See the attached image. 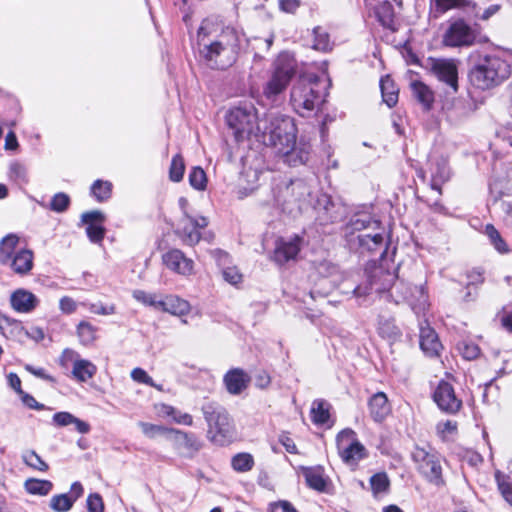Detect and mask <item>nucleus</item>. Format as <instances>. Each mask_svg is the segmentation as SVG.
Returning a JSON list of instances; mask_svg holds the SVG:
<instances>
[{
	"label": "nucleus",
	"instance_id": "obj_1",
	"mask_svg": "<svg viewBox=\"0 0 512 512\" xmlns=\"http://www.w3.org/2000/svg\"><path fill=\"white\" fill-rule=\"evenodd\" d=\"M208 32L202 25L197 32V44L200 56L211 68L225 69L231 66L237 57L238 40L233 30L224 31L217 40L209 41Z\"/></svg>",
	"mask_w": 512,
	"mask_h": 512
},
{
	"label": "nucleus",
	"instance_id": "obj_2",
	"mask_svg": "<svg viewBox=\"0 0 512 512\" xmlns=\"http://www.w3.org/2000/svg\"><path fill=\"white\" fill-rule=\"evenodd\" d=\"M511 65L498 55H485L471 69V83L482 90L499 86L511 76Z\"/></svg>",
	"mask_w": 512,
	"mask_h": 512
},
{
	"label": "nucleus",
	"instance_id": "obj_3",
	"mask_svg": "<svg viewBox=\"0 0 512 512\" xmlns=\"http://www.w3.org/2000/svg\"><path fill=\"white\" fill-rule=\"evenodd\" d=\"M258 135L262 136V141L266 145L273 146L276 151L279 146L288 145L296 139V126L292 118L270 112L260 118L256 125Z\"/></svg>",
	"mask_w": 512,
	"mask_h": 512
},
{
	"label": "nucleus",
	"instance_id": "obj_4",
	"mask_svg": "<svg viewBox=\"0 0 512 512\" xmlns=\"http://www.w3.org/2000/svg\"><path fill=\"white\" fill-rule=\"evenodd\" d=\"M201 410L208 425L210 441L220 446L229 443L234 436V424L227 410L217 402H207Z\"/></svg>",
	"mask_w": 512,
	"mask_h": 512
},
{
	"label": "nucleus",
	"instance_id": "obj_5",
	"mask_svg": "<svg viewBox=\"0 0 512 512\" xmlns=\"http://www.w3.org/2000/svg\"><path fill=\"white\" fill-rule=\"evenodd\" d=\"M320 81L316 76L300 77L291 89L290 101L296 113L309 116L322 102Z\"/></svg>",
	"mask_w": 512,
	"mask_h": 512
},
{
	"label": "nucleus",
	"instance_id": "obj_6",
	"mask_svg": "<svg viewBox=\"0 0 512 512\" xmlns=\"http://www.w3.org/2000/svg\"><path fill=\"white\" fill-rule=\"evenodd\" d=\"M379 278L383 279L384 286L376 288L377 292L389 290L396 303L406 301L417 315L425 312L428 307V297L422 286L408 287L403 283L392 284L395 276L383 270H379Z\"/></svg>",
	"mask_w": 512,
	"mask_h": 512
},
{
	"label": "nucleus",
	"instance_id": "obj_7",
	"mask_svg": "<svg viewBox=\"0 0 512 512\" xmlns=\"http://www.w3.org/2000/svg\"><path fill=\"white\" fill-rule=\"evenodd\" d=\"M296 73V61L289 53H281L274 63L271 77L263 88L264 96L269 100L283 93Z\"/></svg>",
	"mask_w": 512,
	"mask_h": 512
},
{
	"label": "nucleus",
	"instance_id": "obj_8",
	"mask_svg": "<svg viewBox=\"0 0 512 512\" xmlns=\"http://www.w3.org/2000/svg\"><path fill=\"white\" fill-rule=\"evenodd\" d=\"M260 119L252 105L232 108L226 115V122L237 142L243 141L251 134L258 135L256 125Z\"/></svg>",
	"mask_w": 512,
	"mask_h": 512
},
{
	"label": "nucleus",
	"instance_id": "obj_9",
	"mask_svg": "<svg viewBox=\"0 0 512 512\" xmlns=\"http://www.w3.org/2000/svg\"><path fill=\"white\" fill-rule=\"evenodd\" d=\"M412 459L416 464L417 471L427 481L436 486L444 484L440 460L435 453L428 452L421 447H415L412 452Z\"/></svg>",
	"mask_w": 512,
	"mask_h": 512
},
{
	"label": "nucleus",
	"instance_id": "obj_10",
	"mask_svg": "<svg viewBox=\"0 0 512 512\" xmlns=\"http://www.w3.org/2000/svg\"><path fill=\"white\" fill-rule=\"evenodd\" d=\"M338 453L344 463L356 465L367 456L366 448L357 439L352 429H344L336 437Z\"/></svg>",
	"mask_w": 512,
	"mask_h": 512
},
{
	"label": "nucleus",
	"instance_id": "obj_11",
	"mask_svg": "<svg viewBox=\"0 0 512 512\" xmlns=\"http://www.w3.org/2000/svg\"><path fill=\"white\" fill-rule=\"evenodd\" d=\"M476 40V32L463 20L449 25L443 35V43L448 47L471 46Z\"/></svg>",
	"mask_w": 512,
	"mask_h": 512
},
{
	"label": "nucleus",
	"instance_id": "obj_12",
	"mask_svg": "<svg viewBox=\"0 0 512 512\" xmlns=\"http://www.w3.org/2000/svg\"><path fill=\"white\" fill-rule=\"evenodd\" d=\"M303 245V238L299 235L280 237L275 241L272 260L279 266L297 260Z\"/></svg>",
	"mask_w": 512,
	"mask_h": 512
},
{
	"label": "nucleus",
	"instance_id": "obj_13",
	"mask_svg": "<svg viewBox=\"0 0 512 512\" xmlns=\"http://www.w3.org/2000/svg\"><path fill=\"white\" fill-rule=\"evenodd\" d=\"M433 400L438 408L447 414H456L462 407V400L456 395L454 387L444 380L435 388Z\"/></svg>",
	"mask_w": 512,
	"mask_h": 512
},
{
	"label": "nucleus",
	"instance_id": "obj_14",
	"mask_svg": "<svg viewBox=\"0 0 512 512\" xmlns=\"http://www.w3.org/2000/svg\"><path fill=\"white\" fill-rule=\"evenodd\" d=\"M430 70L442 83L446 84L452 92L458 91V67L453 59H431Z\"/></svg>",
	"mask_w": 512,
	"mask_h": 512
},
{
	"label": "nucleus",
	"instance_id": "obj_15",
	"mask_svg": "<svg viewBox=\"0 0 512 512\" xmlns=\"http://www.w3.org/2000/svg\"><path fill=\"white\" fill-rule=\"evenodd\" d=\"M208 225L206 217H192L185 213L180 221V228L177 230L178 236L181 240L190 246L197 244L201 239L200 230Z\"/></svg>",
	"mask_w": 512,
	"mask_h": 512
},
{
	"label": "nucleus",
	"instance_id": "obj_16",
	"mask_svg": "<svg viewBox=\"0 0 512 512\" xmlns=\"http://www.w3.org/2000/svg\"><path fill=\"white\" fill-rule=\"evenodd\" d=\"M381 222L366 213L353 215L343 228L347 241L353 242L357 234H365L369 231L380 230Z\"/></svg>",
	"mask_w": 512,
	"mask_h": 512
},
{
	"label": "nucleus",
	"instance_id": "obj_17",
	"mask_svg": "<svg viewBox=\"0 0 512 512\" xmlns=\"http://www.w3.org/2000/svg\"><path fill=\"white\" fill-rule=\"evenodd\" d=\"M277 153L284 163L289 166H298L306 163L308 160L309 146L302 143L297 144L295 139L290 146H279Z\"/></svg>",
	"mask_w": 512,
	"mask_h": 512
},
{
	"label": "nucleus",
	"instance_id": "obj_18",
	"mask_svg": "<svg viewBox=\"0 0 512 512\" xmlns=\"http://www.w3.org/2000/svg\"><path fill=\"white\" fill-rule=\"evenodd\" d=\"M165 266L181 275H190L193 272V260L187 258L179 249H172L162 256Z\"/></svg>",
	"mask_w": 512,
	"mask_h": 512
},
{
	"label": "nucleus",
	"instance_id": "obj_19",
	"mask_svg": "<svg viewBox=\"0 0 512 512\" xmlns=\"http://www.w3.org/2000/svg\"><path fill=\"white\" fill-rule=\"evenodd\" d=\"M431 7L439 14L451 9H461L469 16H478L477 4L472 0H431Z\"/></svg>",
	"mask_w": 512,
	"mask_h": 512
},
{
	"label": "nucleus",
	"instance_id": "obj_20",
	"mask_svg": "<svg viewBox=\"0 0 512 512\" xmlns=\"http://www.w3.org/2000/svg\"><path fill=\"white\" fill-rule=\"evenodd\" d=\"M10 304L16 312L30 313L39 305V299L32 292L20 288L11 294Z\"/></svg>",
	"mask_w": 512,
	"mask_h": 512
},
{
	"label": "nucleus",
	"instance_id": "obj_21",
	"mask_svg": "<svg viewBox=\"0 0 512 512\" xmlns=\"http://www.w3.org/2000/svg\"><path fill=\"white\" fill-rule=\"evenodd\" d=\"M420 348L428 357H437L442 349L438 335L428 324L420 323Z\"/></svg>",
	"mask_w": 512,
	"mask_h": 512
},
{
	"label": "nucleus",
	"instance_id": "obj_22",
	"mask_svg": "<svg viewBox=\"0 0 512 512\" xmlns=\"http://www.w3.org/2000/svg\"><path fill=\"white\" fill-rule=\"evenodd\" d=\"M250 380V376L240 368L231 369L224 376L226 389L232 395H239L244 391Z\"/></svg>",
	"mask_w": 512,
	"mask_h": 512
},
{
	"label": "nucleus",
	"instance_id": "obj_23",
	"mask_svg": "<svg viewBox=\"0 0 512 512\" xmlns=\"http://www.w3.org/2000/svg\"><path fill=\"white\" fill-rule=\"evenodd\" d=\"M310 194V186L302 179L292 180L283 191L286 202L297 203L299 206L308 199Z\"/></svg>",
	"mask_w": 512,
	"mask_h": 512
},
{
	"label": "nucleus",
	"instance_id": "obj_24",
	"mask_svg": "<svg viewBox=\"0 0 512 512\" xmlns=\"http://www.w3.org/2000/svg\"><path fill=\"white\" fill-rule=\"evenodd\" d=\"M369 413L375 422H382L391 412V406L385 393L377 392L368 402Z\"/></svg>",
	"mask_w": 512,
	"mask_h": 512
},
{
	"label": "nucleus",
	"instance_id": "obj_25",
	"mask_svg": "<svg viewBox=\"0 0 512 512\" xmlns=\"http://www.w3.org/2000/svg\"><path fill=\"white\" fill-rule=\"evenodd\" d=\"M34 254L30 249H20L12 256L8 264L14 273L18 275H26L33 268Z\"/></svg>",
	"mask_w": 512,
	"mask_h": 512
},
{
	"label": "nucleus",
	"instance_id": "obj_26",
	"mask_svg": "<svg viewBox=\"0 0 512 512\" xmlns=\"http://www.w3.org/2000/svg\"><path fill=\"white\" fill-rule=\"evenodd\" d=\"M384 229L380 226V230L369 231L365 234L356 235L358 246L364 251H379L384 247Z\"/></svg>",
	"mask_w": 512,
	"mask_h": 512
},
{
	"label": "nucleus",
	"instance_id": "obj_27",
	"mask_svg": "<svg viewBox=\"0 0 512 512\" xmlns=\"http://www.w3.org/2000/svg\"><path fill=\"white\" fill-rule=\"evenodd\" d=\"M191 306L188 301L176 296L167 295L161 299L159 310L176 316H183L190 312Z\"/></svg>",
	"mask_w": 512,
	"mask_h": 512
},
{
	"label": "nucleus",
	"instance_id": "obj_28",
	"mask_svg": "<svg viewBox=\"0 0 512 512\" xmlns=\"http://www.w3.org/2000/svg\"><path fill=\"white\" fill-rule=\"evenodd\" d=\"M339 207L334 204L327 195L318 199V220L321 224H328L337 221L340 217Z\"/></svg>",
	"mask_w": 512,
	"mask_h": 512
},
{
	"label": "nucleus",
	"instance_id": "obj_29",
	"mask_svg": "<svg viewBox=\"0 0 512 512\" xmlns=\"http://www.w3.org/2000/svg\"><path fill=\"white\" fill-rule=\"evenodd\" d=\"M52 422L57 427L74 425L75 429L81 434H87L90 431V425L87 422L65 411L55 413L53 415Z\"/></svg>",
	"mask_w": 512,
	"mask_h": 512
},
{
	"label": "nucleus",
	"instance_id": "obj_30",
	"mask_svg": "<svg viewBox=\"0 0 512 512\" xmlns=\"http://www.w3.org/2000/svg\"><path fill=\"white\" fill-rule=\"evenodd\" d=\"M97 372V367L91 361L76 358L73 363L72 375L79 382H86L93 378Z\"/></svg>",
	"mask_w": 512,
	"mask_h": 512
},
{
	"label": "nucleus",
	"instance_id": "obj_31",
	"mask_svg": "<svg viewBox=\"0 0 512 512\" xmlns=\"http://www.w3.org/2000/svg\"><path fill=\"white\" fill-rule=\"evenodd\" d=\"M303 476L306 484L311 488L319 492H323L326 489L327 481L324 478L323 472L320 468L304 467L302 468Z\"/></svg>",
	"mask_w": 512,
	"mask_h": 512
},
{
	"label": "nucleus",
	"instance_id": "obj_32",
	"mask_svg": "<svg viewBox=\"0 0 512 512\" xmlns=\"http://www.w3.org/2000/svg\"><path fill=\"white\" fill-rule=\"evenodd\" d=\"M413 96L425 109H430L434 102L433 91L421 81H413L410 84Z\"/></svg>",
	"mask_w": 512,
	"mask_h": 512
},
{
	"label": "nucleus",
	"instance_id": "obj_33",
	"mask_svg": "<svg viewBox=\"0 0 512 512\" xmlns=\"http://www.w3.org/2000/svg\"><path fill=\"white\" fill-rule=\"evenodd\" d=\"M380 89L383 101L387 104V106L390 108L395 106L398 102L399 90L390 76L386 75L381 78Z\"/></svg>",
	"mask_w": 512,
	"mask_h": 512
},
{
	"label": "nucleus",
	"instance_id": "obj_34",
	"mask_svg": "<svg viewBox=\"0 0 512 512\" xmlns=\"http://www.w3.org/2000/svg\"><path fill=\"white\" fill-rule=\"evenodd\" d=\"M431 188L441 194V185L450 177V171L445 160L436 163L435 169L432 171Z\"/></svg>",
	"mask_w": 512,
	"mask_h": 512
},
{
	"label": "nucleus",
	"instance_id": "obj_35",
	"mask_svg": "<svg viewBox=\"0 0 512 512\" xmlns=\"http://www.w3.org/2000/svg\"><path fill=\"white\" fill-rule=\"evenodd\" d=\"M376 16L383 27L395 30L394 27V8L389 1L381 2L375 10Z\"/></svg>",
	"mask_w": 512,
	"mask_h": 512
},
{
	"label": "nucleus",
	"instance_id": "obj_36",
	"mask_svg": "<svg viewBox=\"0 0 512 512\" xmlns=\"http://www.w3.org/2000/svg\"><path fill=\"white\" fill-rule=\"evenodd\" d=\"M19 242V237L16 234H8L0 242V262L8 264L12 256L15 254L14 250Z\"/></svg>",
	"mask_w": 512,
	"mask_h": 512
},
{
	"label": "nucleus",
	"instance_id": "obj_37",
	"mask_svg": "<svg viewBox=\"0 0 512 512\" xmlns=\"http://www.w3.org/2000/svg\"><path fill=\"white\" fill-rule=\"evenodd\" d=\"M378 333L381 337L390 341H395L401 336V331L395 325L393 318L380 317L378 323Z\"/></svg>",
	"mask_w": 512,
	"mask_h": 512
},
{
	"label": "nucleus",
	"instance_id": "obj_38",
	"mask_svg": "<svg viewBox=\"0 0 512 512\" xmlns=\"http://www.w3.org/2000/svg\"><path fill=\"white\" fill-rule=\"evenodd\" d=\"M484 233L488 237L490 244L498 253L507 254L510 251L508 244L492 224L485 226Z\"/></svg>",
	"mask_w": 512,
	"mask_h": 512
},
{
	"label": "nucleus",
	"instance_id": "obj_39",
	"mask_svg": "<svg viewBox=\"0 0 512 512\" xmlns=\"http://www.w3.org/2000/svg\"><path fill=\"white\" fill-rule=\"evenodd\" d=\"M97 330V327L93 326L90 322L81 321L76 329L80 343L84 346L92 345L96 340Z\"/></svg>",
	"mask_w": 512,
	"mask_h": 512
},
{
	"label": "nucleus",
	"instance_id": "obj_40",
	"mask_svg": "<svg viewBox=\"0 0 512 512\" xmlns=\"http://www.w3.org/2000/svg\"><path fill=\"white\" fill-rule=\"evenodd\" d=\"M8 178L15 182L18 186H24L28 184L29 177L26 166L17 161L10 163L8 168Z\"/></svg>",
	"mask_w": 512,
	"mask_h": 512
},
{
	"label": "nucleus",
	"instance_id": "obj_41",
	"mask_svg": "<svg viewBox=\"0 0 512 512\" xmlns=\"http://www.w3.org/2000/svg\"><path fill=\"white\" fill-rule=\"evenodd\" d=\"M159 412L164 416L172 417L173 421L177 424L191 426L193 418L190 414L181 412L168 404H162Z\"/></svg>",
	"mask_w": 512,
	"mask_h": 512
},
{
	"label": "nucleus",
	"instance_id": "obj_42",
	"mask_svg": "<svg viewBox=\"0 0 512 512\" xmlns=\"http://www.w3.org/2000/svg\"><path fill=\"white\" fill-rule=\"evenodd\" d=\"M24 487L29 494L45 496L50 493L53 484L49 480L31 478L25 481Z\"/></svg>",
	"mask_w": 512,
	"mask_h": 512
},
{
	"label": "nucleus",
	"instance_id": "obj_43",
	"mask_svg": "<svg viewBox=\"0 0 512 512\" xmlns=\"http://www.w3.org/2000/svg\"><path fill=\"white\" fill-rule=\"evenodd\" d=\"M329 417V405L323 400H315L311 408L312 421L315 424L322 425L328 422Z\"/></svg>",
	"mask_w": 512,
	"mask_h": 512
},
{
	"label": "nucleus",
	"instance_id": "obj_44",
	"mask_svg": "<svg viewBox=\"0 0 512 512\" xmlns=\"http://www.w3.org/2000/svg\"><path fill=\"white\" fill-rule=\"evenodd\" d=\"M172 433H175L176 440L190 451L196 452L202 447L200 440L192 433H187L176 429H174Z\"/></svg>",
	"mask_w": 512,
	"mask_h": 512
},
{
	"label": "nucleus",
	"instance_id": "obj_45",
	"mask_svg": "<svg viewBox=\"0 0 512 512\" xmlns=\"http://www.w3.org/2000/svg\"><path fill=\"white\" fill-rule=\"evenodd\" d=\"M75 503V497L68 494L54 495L50 500V507L55 512H67Z\"/></svg>",
	"mask_w": 512,
	"mask_h": 512
},
{
	"label": "nucleus",
	"instance_id": "obj_46",
	"mask_svg": "<svg viewBox=\"0 0 512 512\" xmlns=\"http://www.w3.org/2000/svg\"><path fill=\"white\" fill-rule=\"evenodd\" d=\"M91 193L98 202H103L111 197L112 184L109 181L96 180L91 186Z\"/></svg>",
	"mask_w": 512,
	"mask_h": 512
},
{
	"label": "nucleus",
	"instance_id": "obj_47",
	"mask_svg": "<svg viewBox=\"0 0 512 512\" xmlns=\"http://www.w3.org/2000/svg\"><path fill=\"white\" fill-rule=\"evenodd\" d=\"M22 460L27 466L40 472H46L49 468L48 464L34 450L23 452Z\"/></svg>",
	"mask_w": 512,
	"mask_h": 512
},
{
	"label": "nucleus",
	"instance_id": "obj_48",
	"mask_svg": "<svg viewBox=\"0 0 512 512\" xmlns=\"http://www.w3.org/2000/svg\"><path fill=\"white\" fill-rule=\"evenodd\" d=\"M495 478L503 498L512 506V480L500 471L495 473Z\"/></svg>",
	"mask_w": 512,
	"mask_h": 512
},
{
	"label": "nucleus",
	"instance_id": "obj_49",
	"mask_svg": "<svg viewBox=\"0 0 512 512\" xmlns=\"http://www.w3.org/2000/svg\"><path fill=\"white\" fill-rule=\"evenodd\" d=\"M231 465L237 472H247L253 468L254 459L249 453H238L232 458Z\"/></svg>",
	"mask_w": 512,
	"mask_h": 512
},
{
	"label": "nucleus",
	"instance_id": "obj_50",
	"mask_svg": "<svg viewBox=\"0 0 512 512\" xmlns=\"http://www.w3.org/2000/svg\"><path fill=\"white\" fill-rule=\"evenodd\" d=\"M189 183L190 185L199 191H203L206 189L207 186V177L204 170L199 167H193L189 173Z\"/></svg>",
	"mask_w": 512,
	"mask_h": 512
},
{
	"label": "nucleus",
	"instance_id": "obj_51",
	"mask_svg": "<svg viewBox=\"0 0 512 512\" xmlns=\"http://www.w3.org/2000/svg\"><path fill=\"white\" fill-rule=\"evenodd\" d=\"M313 34V48L315 50L326 52L331 49L329 35L324 29L317 27L314 29Z\"/></svg>",
	"mask_w": 512,
	"mask_h": 512
},
{
	"label": "nucleus",
	"instance_id": "obj_52",
	"mask_svg": "<svg viewBox=\"0 0 512 512\" xmlns=\"http://www.w3.org/2000/svg\"><path fill=\"white\" fill-rule=\"evenodd\" d=\"M185 171L184 159L180 154H176L171 161L169 169V178L173 182L182 180Z\"/></svg>",
	"mask_w": 512,
	"mask_h": 512
},
{
	"label": "nucleus",
	"instance_id": "obj_53",
	"mask_svg": "<svg viewBox=\"0 0 512 512\" xmlns=\"http://www.w3.org/2000/svg\"><path fill=\"white\" fill-rule=\"evenodd\" d=\"M133 298L137 300L138 302H141L142 304L146 306H151L155 309L160 308L161 299L158 298L157 294L155 293H147L143 290H134L133 291Z\"/></svg>",
	"mask_w": 512,
	"mask_h": 512
},
{
	"label": "nucleus",
	"instance_id": "obj_54",
	"mask_svg": "<svg viewBox=\"0 0 512 512\" xmlns=\"http://www.w3.org/2000/svg\"><path fill=\"white\" fill-rule=\"evenodd\" d=\"M139 426L141 427L144 435L151 439L155 438L158 435H165L167 433H172V431H174V429L172 428L169 429L164 426L155 425L147 422H139Z\"/></svg>",
	"mask_w": 512,
	"mask_h": 512
},
{
	"label": "nucleus",
	"instance_id": "obj_55",
	"mask_svg": "<svg viewBox=\"0 0 512 512\" xmlns=\"http://www.w3.org/2000/svg\"><path fill=\"white\" fill-rule=\"evenodd\" d=\"M389 479L386 473H377L370 478V485L375 495L386 492L389 487Z\"/></svg>",
	"mask_w": 512,
	"mask_h": 512
},
{
	"label": "nucleus",
	"instance_id": "obj_56",
	"mask_svg": "<svg viewBox=\"0 0 512 512\" xmlns=\"http://www.w3.org/2000/svg\"><path fill=\"white\" fill-rule=\"evenodd\" d=\"M69 205V196L63 192H59L52 197L49 208L54 212L62 213L68 209Z\"/></svg>",
	"mask_w": 512,
	"mask_h": 512
},
{
	"label": "nucleus",
	"instance_id": "obj_57",
	"mask_svg": "<svg viewBox=\"0 0 512 512\" xmlns=\"http://www.w3.org/2000/svg\"><path fill=\"white\" fill-rule=\"evenodd\" d=\"M131 378L138 383L146 384L148 386L154 387L158 390H162L161 385H157L153 379L147 374V372L142 368H134L131 371Z\"/></svg>",
	"mask_w": 512,
	"mask_h": 512
},
{
	"label": "nucleus",
	"instance_id": "obj_58",
	"mask_svg": "<svg viewBox=\"0 0 512 512\" xmlns=\"http://www.w3.org/2000/svg\"><path fill=\"white\" fill-rule=\"evenodd\" d=\"M82 305L87 306L88 310L91 313L97 314V315H103V316L113 315L116 312V307L113 304L103 305L101 303H89V304L83 303Z\"/></svg>",
	"mask_w": 512,
	"mask_h": 512
},
{
	"label": "nucleus",
	"instance_id": "obj_59",
	"mask_svg": "<svg viewBox=\"0 0 512 512\" xmlns=\"http://www.w3.org/2000/svg\"><path fill=\"white\" fill-rule=\"evenodd\" d=\"M81 221L85 225H102L105 221V215L99 210L85 212L81 215Z\"/></svg>",
	"mask_w": 512,
	"mask_h": 512
},
{
	"label": "nucleus",
	"instance_id": "obj_60",
	"mask_svg": "<svg viewBox=\"0 0 512 512\" xmlns=\"http://www.w3.org/2000/svg\"><path fill=\"white\" fill-rule=\"evenodd\" d=\"M86 234L93 243H100L105 235V228L102 225H86Z\"/></svg>",
	"mask_w": 512,
	"mask_h": 512
},
{
	"label": "nucleus",
	"instance_id": "obj_61",
	"mask_svg": "<svg viewBox=\"0 0 512 512\" xmlns=\"http://www.w3.org/2000/svg\"><path fill=\"white\" fill-rule=\"evenodd\" d=\"M88 512H104V503L102 497L97 494H90L87 498Z\"/></svg>",
	"mask_w": 512,
	"mask_h": 512
},
{
	"label": "nucleus",
	"instance_id": "obj_62",
	"mask_svg": "<svg viewBox=\"0 0 512 512\" xmlns=\"http://www.w3.org/2000/svg\"><path fill=\"white\" fill-rule=\"evenodd\" d=\"M223 278L232 285H237L242 281V274L236 267H227L223 270Z\"/></svg>",
	"mask_w": 512,
	"mask_h": 512
},
{
	"label": "nucleus",
	"instance_id": "obj_63",
	"mask_svg": "<svg viewBox=\"0 0 512 512\" xmlns=\"http://www.w3.org/2000/svg\"><path fill=\"white\" fill-rule=\"evenodd\" d=\"M437 433L445 438L449 434H453L457 430V423L455 421L447 420L445 422H439L436 426Z\"/></svg>",
	"mask_w": 512,
	"mask_h": 512
},
{
	"label": "nucleus",
	"instance_id": "obj_64",
	"mask_svg": "<svg viewBox=\"0 0 512 512\" xmlns=\"http://www.w3.org/2000/svg\"><path fill=\"white\" fill-rule=\"evenodd\" d=\"M269 511L270 512H297V510L294 508V506L290 502L285 501V500L270 504Z\"/></svg>",
	"mask_w": 512,
	"mask_h": 512
}]
</instances>
